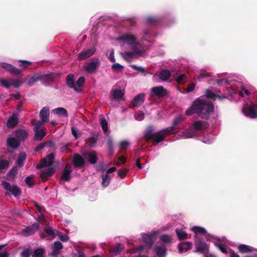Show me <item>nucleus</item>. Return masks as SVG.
Segmentation results:
<instances>
[{
	"instance_id": "nucleus-1",
	"label": "nucleus",
	"mask_w": 257,
	"mask_h": 257,
	"mask_svg": "<svg viewBox=\"0 0 257 257\" xmlns=\"http://www.w3.org/2000/svg\"><path fill=\"white\" fill-rule=\"evenodd\" d=\"M174 131V126L167 127L160 131L154 132L152 126H149L144 134V138L146 141H153V145H156L163 141L169 134H172Z\"/></svg>"
},
{
	"instance_id": "nucleus-2",
	"label": "nucleus",
	"mask_w": 257,
	"mask_h": 257,
	"mask_svg": "<svg viewBox=\"0 0 257 257\" xmlns=\"http://www.w3.org/2000/svg\"><path fill=\"white\" fill-rule=\"evenodd\" d=\"M197 106V113L199 116L208 119L209 115L214 110L212 103L209 102L206 97L202 96L194 101V106Z\"/></svg>"
},
{
	"instance_id": "nucleus-3",
	"label": "nucleus",
	"mask_w": 257,
	"mask_h": 257,
	"mask_svg": "<svg viewBox=\"0 0 257 257\" xmlns=\"http://www.w3.org/2000/svg\"><path fill=\"white\" fill-rule=\"evenodd\" d=\"M2 185L6 190L9 191V192L6 193V195L12 194L14 197H17L22 194V191L20 188L17 185L12 186L9 182L6 181H3L2 182Z\"/></svg>"
},
{
	"instance_id": "nucleus-4",
	"label": "nucleus",
	"mask_w": 257,
	"mask_h": 257,
	"mask_svg": "<svg viewBox=\"0 0 257 257\" xmlns=\"http://www.w3.org/2000/svg\"><path fill=\"white\" fill-rule=\"evenodd\" d=\"M195 249L196 252L204 254L208 251L209 246L201 239L196 237L195 240Z\"/></svg>"
},
{
	"instance_id": "nucleus-5",
	"label": "nucleus",
	"mask_w": 257,
	"mask_h": 257,
	"mask_svg": "<svg viewBox=\"0 0 257 257\" xmlns=\"http://www.w3.org/2000/svg\"><path fill=\"white\" fill-rule=\"evenodd\" d=\"M100 66V61L98 58L87 63L84 66L86 72L88 73H95Z\"/></svg>"
},
{
	"instance_id": "nucleus-6",
	"label": "nucleus",
	"mask_w": 257,
	"mask_h": 257,
	"mask_svg": "<svg viewBox=\"0 0 257 257\" xmlns=\"http://www.w3.org/2000/svg\"><path fill=\"white\" fill-rule=\"evenodd\" d=\"M167 93V90L163 86H159L152 88L150 95L151 96H156L157 98H162L165 96Z\"/></svg>"
},
{
	"instance_id": "nucleus-7",
	"label": "nucleus",
	"mask_w": 257,
	"mask_h": 257,
	"mask_svg": "<svg viewBox=\"0 0 257 257\" xmlns=\"http://www.w3.org/2000/svg\"><path fill=\"white\" fill-rule=\"evenodd\" d=\"M1 66L3 68L9 71L12 74L16 76L20 74L22 71L21 70L17 69L13 65L7 63H3L1 64Z\"/></svg>"
},
{
	"instance_id": "nucleus-8",
	"label": "nucleus",
	"mask_w": 257,
	"mask_h": 257,
	"mask_svg": "<svg viewBox=\"0 0 257 257\" xmlns=\"http://www.w3.org/2000/svg\"><path fill=\"white\" fill-rule=\"evenodd\" d=\"M95 52V48H90L83 51L78 55L77 60L82 61L92 56Z\"/></svg>"
},
{
	"instance_id": "nucleus-9",
	"label": "nucleus",
	"mask_w": 257,
	"mask_h": 257,
	"mask_svg": "<svg viewBox=\"0 0 257 257\" xmlns=\"http://www.w3.org/2000/svg\"><path fill=\"white\" fill-rule=\"evenodd\" d=\"M85 160L78 154H75L73 157V164L75 167L82 168L85 166Z\"/></svg>"
},
{
	"instance_id": "nucleus-10",
	"label": "nucleus",
	"mask_w": 257,
	"mask_h": 257,
	"mask_svg": "<svg viewBox=\"0 0 257 257\" xmlns=\"http://www.w3.org/2000/svg\"><path fill=\"white\" fill-rule=\"evenodd\" d=\"M118 40L124 41L128 45H137L138 44L136 37L134 35H124L120 37Z\"/></svg>"
},
{
	"instance_id": "nucleus-11",
	"label": "nucleus",
	"mask_w": 257,
	"mask_h": 257,
	"mask_svg": "<svg viewBox=\"0 0 257 257\" xmlns=\"http://www.w3.org/2000/svg\"><path fill=\"white\" fill-rule=\"evenodd\" d=\"M145 100V94L143 93L138 94L136 96L131 102L134 107H138L142 105Z\"/></svg>"
},
{
	"instance_id": "nucleus-12",
	"label": "nucleus",
	"mask_w": 257,
	"mask_h": 257,
	"mask_svg": "<svg viewBox=\"0 0 257 257\" xmlns=\"http://www.w3.org/2000/svg\"><path fill=\"white\" fill-rule=\"evenodd\" d=\"M142 51L139 49H136L133 52L125 51L121 53L123 59L127 61H131L134 56L138 54H141Z\"/></svg>"
},
{
	"instance_id": "nucleus-13",
	"label": "nucleus",
	"mask_w": 257,
	"mask_h": 257,
	"mask_svg": "<svg viewBox=\"0 0 257 257\" xmlns=\"http://www.w3.org/2000/svg\"><path fill=\"white\" fill-rule=\"evenodd\" d=\"M39 228V224L35 223L33 224L32 225L28 226L25 229L23 230V233H25V235H30L34 234L36 232Z\"/></svg>"
},
{
	"instance_id": "nucleus-14",
	"label": "nucleus",
	"mask_w": 257,
	"mask_h": 257,
	"mask_svg": "<svg viewBox=\"0 0 257 257\" xmlns=\"http://www.w3.org/2000/svg\"><path fill=\"white\" fill-rule=\"evenodd\" d=\"M71 171V166L69 164H67L63 171L61 179L65 181H69L71 178L70 175Z\"/></svg>"
},
{
	"instance_id": "nucleus-15",
	"label": "nucleus",
	"mask_w": 257,
	"mask_h": 257,
	"mask_svg": "<svg viewBox=\"0 0 257 257\" xmlns=\"http://www.w3.org/2000/svg\"><path fill=\"white\" fill-rule=\"evenodd\" d=\"M83 156L88 160V162L91 164H95L98 160L96 153L92 151L84 153Z\"/></svg>"
},
{
	"instance_id": "nucleus-16",
	"label": "nucleus",
	"mask_w": 257,
	"mask_h": 257,
	"mask_svg": "<svg viewBox=\"0 0 257 257\" xmlns=\"http://www.w3.org/2000/svg\"><path fill=\"white\" fill-rule=\"evenodd\" d=\"M254 107H257V105H253L252 107L244 109L243 112L245 115L251 118H257V112L255 110Z\"/></svg>"
},
{
	"instance_id": "nucleus-17",
	"label": "nucleus",
	"mask_w": 257,
	"mask_h": 257,
	"mask_svg": "<svg viewBox=\"0 0 257 257\" xmlns=\"http://www.w3.org/2000/svg\"><path fill=\"white\" fill-rule=\"evenodd\" d=\"M124 248V245L121 243H117L115 246H110L109 251L113 255H118Z\"/></svg>"
},
{
	"instance_id": "nucleus-18",
	"label": "nucleus",
	"mask_w": 257,
	"mask_h": 257,
	"mask_svg": "<svg viewBox=\"0 0 257 257\" xmlns=\"http://www.w3.org/2000/svg\"><path fill=\"white\" fill-rule=\"evenodd\" d=\"M73 78L74 76L72 74H69L66 77L67 84L69 88H73L75 91L79 92L80 91V89L76 86Z\"/></svg>"
},
{
	"instance_id": "nucleus-19",
	"label": "nucleus",
	"mask_w": 257,
	"mask_h": 257,
	"mask_svg": "<svg viewBox=\"0 0 257 257\" xmlns=\"http://www.w3.org/2000/svg\"><path fill=\"white\" fill-rule=\"evenodd\" d=\"M50 110L47 106L43 107L40 112V117L43 121L48 122L49 120Z\"/></svg>"
},
{
	"instance_id": "nucleus-20",
	"label": "nucleus",
	"mask_w": 257,
	"mask_h": 257,
	"mask_svg": "<svg viewBox=\"0 0 257 257\" xmlns=\"http://www.w3.org/2000/svg\"><path fill=\"white\" fill-rule=\"evenodd\" d=\"M7 146L12 149H17L20 145V142L13 137H10L7 139Z\"/></svg>"
},
{
	"instance_id": "nucleus-21",
	"label": "nucleus",
	"mask_w": 257,
	"mask_h": 257,
	"mask_svg": "<svg viewBox=\"0 0 257 257\" xmlns=\"http://www.w3.org/2000/svg\"><path fill=\"white\" fill-rule=\"evenodd\" d=\"M154 235L153 234H148L144 233L142 235V239L143 241L145 243L146 245L151 248L154 243L153 238Z\"/></svg>"
},
{
	"instance_id": "nucleus-22",
	"label": "nucleus",
	"mask_w": 257,
	"mask_h": 257,
	"mask_svg": "<svg viewBox=\"0 0 257 257\" xmlns=\"http://www.w3.org/2000/svg\"><path fill=\"white\" fill-rule=\"evenodd\" d=\"M237 248L239 252L242 254L251 253L254 250L252 246L244 244H239Z\"/></svg>"
},
{
	"instance_id": "nucleus-23",
	"label": "nucleus",
	"mask_w": 257,
	"mask_h": 257,
	"mask_svg": "<svg viewBox=\"0 0 257 257\" xmlns=\"http://www.w3.org/2000/svg\"><path fill=\"white\" fill-rule=\"evenodd\" d=\"M55 172V170L52 167H49L45 170H43L40 174V177L42 179L47 180Z\"/></svg>"
},
{
	"instance_id": "nucleus-24",
	"label": "nucleus",
	"mask_w": 257,
	"mask_h": 257,
	"mask_svg": "<svg viewBox=\"0 0 257 257\" xmlns=\"http://www.w3.org/2000/svg\"><path fill=\"white\" fill-rule=\"evenodd\" d=\"M192 243L191 242H185L180 243L178 245V248L180 253L184 251H188L191 248Z\"/></svg>"
},
{
	"instance_id": "nucleus-25",
	"label": "nucleus",
	"mask_w": 257,
	"mask_h": 257,
	"mask_svg": "<svg viewBox=\"0 0 257 257\" xmlns=\"http://www.w3.org/2000/svg\"><path fill=\"white\" fill-rule=\"evenodd\" d=\"M63 244L60 241H55L53 245V250L51 254L54 256H56L59 254V251L63 248Z\"/></svg>"
},
{
	"instance_id": "nucleus-26",
	"label": "nucleus",
	"mask_w": 257,
	"mask_h": 257,
	"mask_svg": "<svg viewBox=\"0 0 257 257\" xmlns=\"http://www.w3.org/2000/svg\"><path fill=\"white\" fill-rule=\"evenodd\" d=\"M16 136L20 142L21 141H24L27 138L28 133L25 130H19L16 132Z\"/></svg>"
},
{
	"instance_id": "nucleus-27",
	"label": "nucleus",
	"mask_w": 257,
	"mask_h": 257,
	"mask_svg": "<svg viewBox=\"0 0 257 257\" xmlns=\"http://www.w3.org/2000/svg\"><path fill=\"white\" fill-rule=\"evenodd\" d=\"M155 250L159 257H164L167 252V249L165 246H156L155 247Z\"/></svg>"
},
{
	"instance_id": "nucleus-28",
	"label": "nucleus",
	"mask_w": 257,
	"mask_h": 257,
	"mask_svg": "<svg viewBox=\"0 0 257 257\" xmlns=\"http://www.w3.org/2000/svg\"><path fill=\"white\" fill-rule=\"evenodd\" d=\"M34 139L37 141H41L46 136V133L43 129L34 130Z\"/></svg>"
},
{
	"instance_id": "nucleus-29",
	"label": "nucleus",
	"mask_w": 257,
	"mask_h": 257,
	"mask_svg": "<svg viewBox=\"0 0 257 257\" xmlns=\"http://www.w3.org/2000/svg\"><path fill=\"white\" fill-rule=\"evenodd\" d=\"M54 113L60 116L68 117V114L67 110L63 107H58L53 110Z\"/></svg>"
},
{
	"instance_id": "nucleus-30",
	"label": "nucleus",
	"mask_w": 257,
	"mask_h": 257,
	"mask_svg": "<svg viewBox=\"0 0 257 257\" xmlns=\"http://www.w3.org/2000/svg\"><path fill=\"white\" fill-rule=\"evenodd\" d=\"M124 94V90H122L116 89L112 91L113 98L116 100H120L122 98Z\"/></svg>"
},
{
	"instance_id": "nucleus-31",
	"label": "nucleus",
	"mask_w": 257,
	"mask_h": 257,
	"mask_svg": "<svg viewBox=\"0 0 257 257\" xmlns=\"http://www.w3.org/2000/svg\"><path fill=\"white\" fill-rule=\"evenodd\" d=\"M39 81H40V74H36L33 76L30 77L27 83L28 86H32Z\"/></svg>"
},
{
	"instance_id": "nucleus-32",
	"label": "nucleus",
	"mask_w": 257,
	"mask_h": 257,
	"mask_svg": "<svg viewBox=\"0 0 257 257\" xmlns=\"http://www.w3.org/2000/svg\"><path fill=\"white\" fill-rule=\"evenodd\" d=\"M191 230L196 234L195 237H197L198 234L205 235L207 233L205 228L199 226H194L192 228Z\"/></svg>"
},
{
	"instance_id": "nucleus-33",
	"label": "nucleus",
	"mask_w": 257,
	"mask_h": 257,
	"mask_svg": "<svg viewBox=\"0 0 257 257\" xmlns=\"http://www.w3.org/2000/svg\"><path fill=\"white\" fill-rule=\"evenodd\" d=\"M170 72L167 69L162 70L159 74L160 79L163 81L167 80L170 77Z\"/></svg>"
},
{
	"instance_id": "nucleus-34",
	"label": "nucleus",
	"mask_w": 257,
	"mask_h": 257,
	"mask_svg": "<svg viewBox=\"0 0 257 257\" xmlns=\"http://www.w3.org/2000/svg\"><path fill=\"white\" fill-rule=\"evenodd\" d=\"M26 154L24 152H21L19 154L18 159L17 161V164L19 167H22L24 165V162L26 159Z\"/></svg>"
},
{
	"instance_id": "nucleus-35",
	"label": "nucleus",
	"mask_w": 257,
	"mask_h": 257,
	"mask_svg": "<svg viewBox=\"0 0 257 257\" xmlns=\"http://www.w3.org/2000/svg\"><path fill=\"white\" fill-rule=\"evenodd\" d=\"M45 250L43 248H38L34 250L32 253V257H44Z\"/></svg>"
},
{
	"instance_id": "nucleus-36",
	"label": "nucleus",
	"mask_w": 257,
	"mask_h": 257,
	"mask_svg": "<svg viewBox=\"0 0 257 257\" xmlns=\"http://www.w3.org/2000/svg\"><path fill=\"white\" fill-rule=\"evenodd\" d=\"M18 123V119L17 117H11L7 121V125L9 127H14Z\"/></svg>"
},
{
	"instance_id": "nucleus-37",
	"label": "nucleus",
	"mask_w": 257,
	"mask_h": 257,
	"mask_svg": "<svg viewBox=\"0 0 257 257\" xmlns=\"http://www.w3.org/2000/svg\"><path fill=\"white\" fill-rule=\"evenodd\" d=\"M40 79L43 83H50L53 81L52 76L49 74H40Z\"/></svg>"
},
{
	"instance_id": "nucleus-38",
	"label": "nucleus",
	"mask_w": 257,
	"mask_h": 257,
	"mask_svg": "<svg viewBox=\"0 0 257 257\" xmlns=\"http://www.w3.org/2000/svg\"><path fill=\"white\" fill-rule=\"evenodd\" d=\"M176 233L179 240H184L187 238V234L182 229H176Z\"/></svg>"
},
{
	"instance_id": "nucleus-39",
	"label": "nucleus",
	"mask_w": 257,
	"mask_h": 257,
	"mask_svg": "<svg viewBox=\"0 0 257 257\" xmlns=\"http://www.w3.org/2000/svg\"><path fill=\"white\" fill-rule=\"evenodd\" d=\"M102 185L103 187H107L110 183V177L107 174L103 175L102 176Z\"/></svg>"
},
{
	"instance_id": "nucleus-40",
	"label": "nucleus",
	"mask_w": 257,
	"mask_h": 257,
	"mask_svg": "<svg viewBox=\"0 0 257 257\" xmlns=\"http://www.w3.org/2000/svg\"><path fill=\"white\" fill-rule=\"evenodd\" d=\"M194 106V102H193L192 106L188 108L186 110V111L185 112L186 115H191L195 113H197V108H196L197 106Z\"/></svg>"
},
{
	"instance_id": "nucleus-41",
	"label": "nucleus",
	"mask_w": 257,
	"mask_h": 257,
	"mask_svg": "<svg viewBox=\"0 0 257 257\" xmlns=\"http://www.w3.org/2000/svg\"><path fill=\"white\" fill-rule=\"evenodd\" d=\"M205 95L206 97L208 98L211 99H215V97H218L219 98H220V96L217 95H216L212 91L207 89L206 90Z\"/></svg>"
},
{
	"instance_id": "nucleus-42",
	"label": "nucleus",
	"mask_w": 257,
	"mask_h": 257,
	"mask_svg": "<svg viewBox=\"0 0 257 257\" xmlns=\"http://www.w3.org/2000/svg\"><path fill=\"white\" fill-rule=\"evenodd\" d=\"M107 144L109 153L112 155L113 153V140L111 137H109L107 140Z\"/></svg>"
},
{
	"instance_id": "nucleus-43",
	"label": "nucleus",
	"mask_w": 257,
	"mask_h": 257,
	"mask_svg": "<svg viewBox=\"0 0 257 257\" xmlns=\"http://www.w3.org/2000/svg\"><path fill=\"white\" fill-rule=\"evenodd\" d=\"M160 240L164 243H168L172 241V237L170 235L164 234L160 236Z\"/></svg>"
},
{
	"instance_id": "nucleus-44",
	"label": "nucleus",
	"mask_w": 257,
	"mask_h": 257,
	"mask_svg": "<svg viewBox=\"0 0 257 257\" xmlns=\"http://www.w3.org/2000/svg\"><path fill=\"white\" fill-rule=\"evenodd\" d=\"M159 20L158 18L155 17H148L146 19L147 23L148 24L153 25L157 23Z\"/></svg>"
},
{
	"instance_id": "nucleus-45",
	"label": "nucleus",
	"mask_w": 257,
	"mask_h": 257,
	"mask_svg": "<svg viewBox=\"0 0 257 257\" xmlns=\"http://www.w3.org/2000/svg\"><path fill=\"white\" fill-rule=\"evenodd\" d=\"M193 127L197 131L202 130L204 128L203 122L201 121H196L194 122L193 124Z\"/></svg>"
},
{
	"instance_id": "nucleus-46",
	"label": "nucleus",
	"mask_w": 257,
	"mask_h": 257,
	"mask_svg": "<svg viewBox=\"0 0 257 257\" xmlns=\"http://www.w3.org/2000/svg\"><path fill=\"white\" fill-rule=\"evenodd\" d=\"M48 164V161L46 158H43L41 159L40 164L37 165L36 168L37 169H41L46 167Z\"/></svg>"
},
{
	"instance_id": "nucleus-47",
	"label": "nucleus",
	"mask_w": 257,
	"mask_h": 257,
	"mask_svg": "<svg viewBox=\"0 0 257 257\" xmlns=\"http://www.w3.org/2000/svg\"><path fill=\"white\" fill-rule=\"evenodd\" d=\"M10 83L11 87L14 86L15 88H19L21 84L19 80L15 79H10Z\"/></svg>"
},
{
	"instance_id": "nucleus-48",
	"label": "nucleus",
	"mask_w": 257,
	"mask_h": 257,
	"mask_svg": "<svg viewBox=\"0 0 257 257\" xmlns=\"http://www.w3.org/2000/svg\"><path fill=\"white\" fill-rule=\"evenodd\" d=\"M9 162L8 161L6 160L0 159V169H6L9 167Z\"/></svg>"
},
{
	"instance_id": "nucleus-49",
	"label": "nucleus",
	"mask_w": 257,
	"mask_h": 257,
	"mask_svg": "<svg viewBox=\"0 0 257 257\" xmlns=\"http://www.w3.org/2000/svg\"><path fill=\"white\" fill-rule=\"evenodd\" d=\"M19 61L20 63L19 66L25 69L28 68L32 64L31 62L27 60H20Z\"/></svg>"
},
{
	"instance_id": "nucleus-50",
	"label": "nucleus",
	"mask_w": 257,
	"mask_h": 257,
	"mask_svg": "<svg viewBox=\"0 0 257 257\" xmlns=\"http://www.w3.org/2000/svg\"><path fill=\"white\" fill-rule=\"evenodd\" d=\"M0 84L6 88H10L11 87L10 80H7L4 79H0Z\"/></svg>"
},
{
	"instance_id": "nucleus-51",
	"label": "nucleus",
	"mask_w": 257,
	"mask_h": 257,
	"mask_svg": "<svg viewBox=\"0 0 257 257\" xmlns=\"http://www.w3.org/2000/svg\"><path fill=\"white\" fill-rule=\"evenodd\" d=\"M100 124L103 131L106 132L108 131L107 122L104 118L100 119Z\"/></svg>"
},
{
	"instance_id": "nucleus-52",
	"label": "nucleus",
	"mask_w": 257,
	"mask_h": 257,
	"mask_svg": "<svg viewBox=\"0 0 257 257\" xmlns=\"http://www.w3.org/2000/svg\"><path fill=\"white\" fill-rule=\"evenodd\" d=\"M216 246L219 249V250L223 253H227V246L222 243H216Z\"/></svg>"
},
{
	"instance_id": "nucleus-53",
	"label": "nucleus",
	"mask_w": 257,
	"mask_h": 257,
	"mask_svg": "<svg viewBox=\"0 0 257 257\" xmlns=\"http://www.w3.org/2000/svg\"><path fill=\"white\" fill-rule=\"evenodd\" d=\"M183 120H184V117L182 115H180V116L175 118L174 119V121H173V126H175L179 124L180 123L182 122Z\"/></svg>"
},
{
	"instance_id": "nucleus-54",
	"label": "nucleus",
	"mask_w": 257,
	"mask_h": 257,
	"mask_svg": "<svg viewBox=\"0 0 257 257\" xmlns=\"http://www.w3.org/2000/svg\"><path fill=\"white\" fill-rule=\"evenodd\" d=\"M144 248V246L143 245H140L138 247L132 248L130 249H128L127 251V253H135L137 252H139L140 251H142Z\"/></svg>"
},
{
	"instance_id": "nucleus-55",
	"label": "nucleus",
	"mask_w": 257,
	"mask_h": 257,
	"mask_svg": "<svg viewBox=\"0 0 257 257\" xmlns=\"http://www.w3.org/2000/svg\"><path fill=\"white\" fill-rule=\"evenodd\" d=\"M32 253V249L30 248H25L21 252V255L22 257H30Z\"/></svg>"
},
{
	"instance_id": "nucleus-56",
	"label": "nucleus",
	"mask_w": 257,
	"mask_h": 257,
	"mask_svg": "<svg viewBox=\"0 0 257 257\" xmlns=\"http://www.w3.org/2000/svg\"><path fill=\"white\" fill-rule=\"evenodd\" d=\"M34 121H36V120H32V123L35 125L34 130H40V127L43 124L46 122L43 121L42 120H41V121H38L36 123H34Z\"/></svg>"
},
{
	"instance_id": "nucleus-57",
	"label": "nucleus",
	"mask_w": 257,
	"mask_h": 257,
	"mask_svg": "<svg viewBox=\"0 0 257 257\" xmlns=\"http://www.w3.org/2000/svg\"><path fill=\"white\" fill-rule=\"evenodd\" d=\"M128 170L126 169H119L117 171V175L121 178H123L126 175Z\"/></svg>"
},
{
	"instance_id": "nucleus-58",
	"label": "nucleus",
	"mask_w": 257,
	"mask_h": 257,
	"mask_svg": "<svg viewBox=\"0 0 257 257\" xmlns=\"http://www.w3.org/2000/svg\"><path fill=\"white\" fill-rule=\"evenodd\" d=\"M130 143L126 140L122 141L119 143V147L122 150H125L130 146Z\"/></svg>"
},
{
	"instance_id": "nucleus-59",
	"label": "nucleus",
	"mask_w": 257,
	"mask_h": 257,
	"mask_svg": "<svg viewBox=\"0 0 257 257\" xmlns=\"http://www.w3.org/2000/svg\"><path fill=\"white\" fill-rule=\"evenodd\" d=\"M85 82V78L83 77H80L78 80H77L75 85L77 87H80L82 86Z\"/></svg>"
},
{
	"instance_id": "nucleus-60",
	"label": "nucleus",
	"mask_w": 257,
	"mask_h": 257,
	"mask_svg": "<svg viewBox=\"0 0 257 257\" xmlns=\"http://www.w3.org/2000/svg\"><path fill=\"white\" fill-rule=\"evenodd\" d=\"M25 182L30 188L32 187L35 184L32 181V177L31 176H28L26 178Z\"/></svg>"
},
{
	"instance_id": "nucleus-61",
	"label": "nucleus",
	"mask_w": 257,
	"mask_h": 257,
	"mask_svg": "<svg viewBox=\"0 0 257 257\" xmlns=\"http://www.w3.org/2000/svg\"><path fill=\"white\" fill-rule=\"evenodd\" d=\"M111 68L115 71H122L123 69V66L118 63H114L111 66Z\"/></svg>"
},
{
	"instance_id": "nucleus-62",
	"label": "nucleus",
	"mask_w": 257,
	"mask_h": 257,
	"mask_svg": "<svg viewBox=\"0 0 257 257\" xmlns=\"http://www.w3.org/2000/svg\"><path fill=\"white\" fill-rule=\"evenodd\" d=\"M18 167L15 166L9 172V175L10 177H15L18 173Z\"/></svg>"
},
{
	"instance_id": "nucleus-63",
	"label": "nucleus",
	"mask_w": 257,
	"mask_h": 257,
	"mask_svg": "<svg viewBox=\"0 0 257 257\" xmlns=\"http://www.w3.org/2000/svg\"><path fill=\"white\" fill-rule=\"evenodd\" d=\"M54 155L53 153H50L46 156V159L48 161V165L51 166L53 163Z\"/></svg>"
},
{
	"instance_id": "nucleus-64",
	"label": "nucleus",
	"mask_w": 257,
	"mask_h": 257,
	"mask_svg": "<svg viewBox=\"0 0 257 257\" xmlns=\"http://www.w3.org/2000/svg\"><path fill=\"white\" fill-rule=\"evenodd\" d=\"M186 76L185 74H181L176 79V81L179 84H183L185 81Z\"/></svg>"
}]
</instances>
